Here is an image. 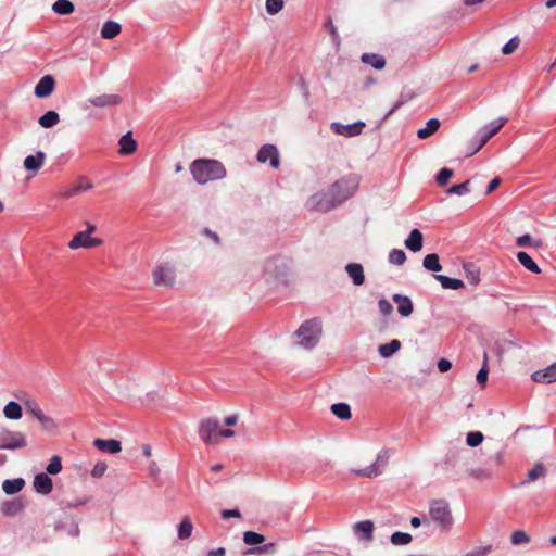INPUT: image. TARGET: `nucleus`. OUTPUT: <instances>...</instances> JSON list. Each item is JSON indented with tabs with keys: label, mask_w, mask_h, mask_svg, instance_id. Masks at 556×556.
I'll list each match as a JSON object with an SVG mask.
<instances>
[{
	"label": "nucleus",
	"mask_w": 556,
	"mask_h": 556,
	"mask_svg": "<svg viewBox=\"0 0 556 556\" xmlns=\"http://www.w3.org/2000/svg\"><path fill=\"white\" fill-rule=\"evenodd\" d=\"M103 241L100 238H94L85 231H79L76 235H74L72 240L68 242V248L71 250H77L80 248L93 249L100 247Z\"/></svg>",
	"instance_id": "obj_13"
},
{
	"label": "nucleus",
	"mask_w": 556,
	"mask_h": 556,
	"mask_svg": "<svg viewBox=\"0 0 556 556\" xmlns=\"http://www.w3.org/2000/svg\"><path fill=\"white\" fill-rule=\"evenodd\" d=\"M265 541V536L254 531H245L243 533V542L247 545H258Z\"/></svg>",
	"instance_id": "obj_46"
},
{
	"label": "nucleus",
	"mask_w": 556,
	"mask_h": 556,
	"mask_svg": "<svg viewBox=\"0 0 556 556\" xmlns=\"http://www.w3.org/2000/svg\"><path fill=\"white\" fill-rule=\"evenodd\" d=\"M406 261V253L400 249H393L389 253V262L394 265H403Z\"/></svg>",
	"instance_id": "obj_47"
},
{
	"label": "nucleus",
	"mask_w": 556,
	"mask_h": 556,
	"mask_svg": "<svg viewBox=\"0 0 556 556\" xmlns=\"http://www.w3.org/2000/svg\"><path fill=\"white\" fill-rule=\"evenodd\" d=\"M519 43V38L513 37L507 43L504 45V47L502 48V52L504 54H510L518 48Z\"/></svg>",
	"instance_id": "obj_55"
},
{
	"label": "nucleus",
	"mask_w": 556,
	"mask_h": 556,
	"mask_svg": "<svg viewBox=\"0 0 556 556\" xmlns=\"http://www.w3.org/2000/svg\"><path fill=\"white\" fill-rule=\"evenodd\" d=\"M266 11L270 15H275L283 8V0H266Z\"/></svg>",
	"instance_id": "obj_50"
},
{
	"label": "nucleus",
	"mask_w": 556,
	"mask_h": 556,
	"mask_svg": "<svg viewBox=\"0 0 556 556\" xmlns=\"http://www.w3.org/2000/svg\"><path fill=\"white\" fill-rule=\"evenodd\" d=\"M405 247L412 252H419L422 248V233L418 229H413L407 239L405 240Z\"/></svg>",
	"instance_id": "obj_27"
},
{
	"label": "nucleus",
	"mask_w": 556,
	"mask_h": 556,
	"mask_svg": "<svg viewBox=\"0 0 556 556\" xmlns=\"http://www.w3.org/2000/svg\"><path fill=\"white\" fill-rule=\"evenodd\" d=\"M153 283L157 287L172 288L176 281V268L170 263H162L152 270Z\"/></svg>",
	"instance_id": "obj_6"
},
{
	"label": "nucleus",
	"mask_w": 556,
	"mask_h": 556,
	"mask_svg": "<svg viewBox=\"0 0 556 556\" xmlns=\"http://www.w3.org/2000/svg\"><path fill=\"white\" fill-rule=\"evenodd\" d=\"M506 123V117H500L481 128L475 136V140L478 141V149H481Z\"/></svg>",
	"instance_id": "obj_11"
},
{
	"label": "nucleus",
	"mask_w": 556,
	"mask_h": 556,
	"mask_svg": "<svg viewBox=\"0 0 556 556\" xmlns=\"http://www.w3.org/2000/svg\"><path fill=\"white\" fill-rule=\"evenodd\" d=\"M500 184H501V179L498 177L492 179L486 187L485 193L489 194V193L493 192L494 190H496L497 187L500 186Z\"/></svg>",
	"instance_id": "obj_63"
},
{
	"label": "nucleus",
	"mask_w": 556,
	"mask_h": 556,
	"mask_svg": "<svg viewBox=\"0 0 556 556\" xmlns=\"http://www.w3.org/2000/svg\"><path fill=\"white\" fill-rule=\"evenodd\" d=\"M298 344L304 349H313L321 334V321L317 318L306 320L295 332Z\"/></svg>",
	"instance_id": "obj_3"
},
{
	"label": "nucleus",
	"mask_w": 556,
	"mask_h": 556,
	"mask_svg": "<svg viewBox=\"0 0 556 556\" xmlns=\"http://www.w3.org/2000/svg\"><path fill=\"white\" fill-rule=\"evenodd\" d=\"M358 185L359 180L357 176L350 175L337 180L329 187V189L337 199L339 205H341L344 201H346L355 193V191L358 188Z\"/></svg>",
	"instance_id": "obj_4"
},
{
	"label": "nucleus",
	"mask_w": 556,
	"mask_h": 556,
	"mask_svg": "<svg viewBox=\"0 0 556 556\" xmlns=\"http://www.w3.org/2000/svg\"><path fill=\"white\" fill-rule=\"evenodd\" d=\"M60 122V115L55 111H48L38 119L42 128H51Z\"/></svg>",
	"instance_id": "obj_36"
},
{
	"label": "nucleus",
	"mask_w": 556,
	"mask_h": 556,
	"mask_svg": "<svg viewBox=\"0 0 556 556\" xmlns=\"http://www.w3.org/2000/svg\"><path fill=\"white\" fill-rule=\"evenodd\" d=\"M167 393L165 384H132L131 389L126 386V388L116 391V395L121 397H138L144 404L160 403L166 397Z\"/></svg>",
	"instance_id": "obj_2"
},
{
	"label": "nucleus",
	"mask_w": 556,
	"mask_h": 556,
	"mask_svg": "<svg viewBox=\"0 0 556 556\" xmlns=\"http://www.w3.org/2000/svg\"><path fill=\"white\" fill-rule=\"evenodd\" d=\"M389 454L388 451L382 450L374 464L365 468H354L352 471L358 477L375 478L381 475L388 465Z\"/></svg>",
	"instance_id": "obj_10"
},
{
	"label": "nucleus",
	"mask_w": 556,
	"mask_h": 556,
	"mask_svg": "<svg viewBox=\"0 0 556 556\" xmlns=\"http://www.w3.org/2000/svg\"><path fill=\"white\" fill-rule=\"evenodd\" d=\"M430 517L441 529L447 530L453 523V516L447 502L439 500L430 504Z\"/></svg>",
	"instance_id": "obj_5"
},
{
	"label": "nucleus",
	"mask_w": 556,
	"mask_h": 556,
	"mask_svg": "<svg viewBox=\"0 0 556 556\" xmlns=\"http://www.w3.org/2000/svg\"><path fill=\"white\" fill-rule=\"evenodd\" d=\"M38 420L41 424L42 428L46 430H53L56 428L55 421L51 417L46 416L45 414L40 416Z\"/></svg>",
	"instance_id": "obj_57"
},
{
	"label": "nucleus",
	"mask_w": 556,
	"mask_h": 556,
	"mask_svg": "<svg viewBox=\"0 0 556 556\" xmlns=\"http://www.w3.org/2000/svg\"><path fill=\"white\" fill-rule=\"evenodd\" d=\"M26 445L27 441L22 432L0 427V450H17Z\"/></svg>",
	"instance_id": "obj_7"
},
{
	"label": "nucleus",
	"mask_w": 556,
	"mask_h": 556,
	"mask_svg": "<svg viewBox=\"0 0 556 556\" xmlns=\"http://www.w3.org/2000/svg\"><path fill=\"white\" fill-rule=\"evenodd\" d=\"M440 121L438 118H430L427 124H426V127L424 128H420L418 131H417V136L419 139H427L429 138L430 136H432L435 131H438V129L440 128Z\"/></svg>",
	"instance_id": "obj_33"
},
{
	"label": "nucleus",
	"mask_w": 556,
	"mask_h": 556,
	"mask_svg": "<svg viewBox=\"0 0 556 556\" xmlns=\"http://www.w3.org/2000/svg\"><path fill=\"white\" fill-rule=\"evenodd\" d=\"M453 175L454 173L451 168L443 167L438 173L435 180L439 186H445L448 182V180L453 177Z\"/></svg>",
	"instance_id": "obj_48"
},
{
	"label": "nucleus",
	"mask_w": 556,
	"mask_h": 556,
	"mask_svg": "<svg viewBox=\"0 0 556 556\" xmlns=\"http://www.w3.org/2000/svg\"><path fill=\"white\" fill-rule=\"evenodd\" d=\"M470 192V180L453 185L446 190L447 194L466 195Z\"/></svg>",
	"instance_id": "obj_44"
},
{
	"label": "nucleus",
	"mask_w": 556,
	"mask_h": 556,
	"mask_svg": "<svg viewBox=\"0 0 556 556\" xmlns=\"http://www.w3.org/2000/svg\"><path fill=\"white\" fill-rule=\"evenodd\" d=\"M93 445L103 453L117 454L122 451V443L115 439H96Z\"/></svg>",
	"instance_id": "obj_18"
},
{
	"label": "nucleus",
	"mask_w": 556,
	"mask_h": 556,
	"mask_svg": "<svg viewBox=\"0 0 556 556\" xmlns=\"http://www.w3.org/2000/svg\"><path fill=\"white\" fill-rule=\"evenodd\" d=\"M393 302L397 305V313L402 317H408L414 312V304L410 298L403 294H393L392 295Z\"/></svg>",
	"instance_id": "obj_17"
},
{
	"label": "nucleus",
	"mask_w": 556,
	"mask_h": 556,
	"mask_svg": "<svg viewBox=\"0 0 556 556\" xmlns=\"http://www.w3.org/2000/svg\"><path fill=\"white\" fill-rule=\"evenodd\" d=\"M391 542L394 545H405L412 542V535L404 532H394L391 535Z\"/></svg>",
	"instance_id": "obj_49"
},
{
	"label": "nucleus",
	"mask_w": 556,
	"mask_h": 556,
	"mask_svg": "<svg viewBox=\"0 0 556 556\" xmlns=\"http://www.w3.org/2000/svg\"><path fill=\"white\" fill-rule=\"evenodd\" d=\"M422 266L433 273H438L442 269L440 258L437 253L427 254L422 261Z\"/></svg>",
	"instance_id": "obj_38"
},
{
	"label": "nucleus",
	"mask_w": 556,
	"mask_h": 556,
	"mask_svg": "<svg viewBox=\"0 0 556 556\" xmlns=\"http://www.w3.org/2000/svg\"><path fill=\"white\" fill-rule=\"evenodd\" d=\"M223 519L240 518L241 513L239 509H224L220 513Z\"/></svg>",
	"instance_id": "obj_60"
},
{
	"label": "nucleus",
	"mask_w": 556,
	"mask_h": 556,
	"mask_svg": "<svg viewBox=\"0 0 556 556\" xmlns=\"http://www.w3.org/2000/svg\"><path fill=\"white\" fill-rule=\"evenodd\" d=\"M331 413L342 420H349L352 417L351 408L346 403H336L330 407Z\"/></svg>",
	"instance_id": "obj_35"
},
{
	"label": "nucleus",
	"mask_w": 556,
	"mask_h": 556,
	"mask_svg": "<svg viewBox=\"0 0 556 556\" xmlns=\"http://www.w3.org/2000/svg\"><path fill=\"white\" fill-rule=\"evenodd\" d=\"M353 530L361 539L368 541L372 539L374 523L370 520L358 521L353 526Z\"/></svg>",
	"instance_id": "obj_25"
},
{
	"label": "nucleus",
	"mask_w": 556,
	"mask_h": 556,
	"mask_svg": "<svg viewBox=\"0 0 556 556\" xmlns=\"http://www.w3.org/2000/svg\"><path fill=\"white\" fill-rule=\"evenodd\" d=\"M45 160H46L45 152L38 151L34 155L26 156L23 165L26 170L36 173L42 167Z\"/></svg>",
	"instance_id": "obj_23"
},
{
	"label": "nucleus",
	"mask_w": 556,
	"mask_h": 556,
	"mask_svg": "<svg viewBox=\"0 0 556 556\" xmlns=\"http://www.w3.org/2000/svg\"><path fill=\"white\" fill-rule=\"evenodd\" d=\"M33 484L35 490L43 495L51 493L53 489L52 479L43 472L35 476Z\"/></svg>",
	"instance_id": "obj_19"
},
{
	"label": "nucleus",
	"mask_w": 556,
	"mask_h": 556,
	"mask_svg": "<svg viewBox=\"0 0 556 556\" xmlns=\"http://www.w3.org/2000/svg\"><path fill=\"white\" fill-rule=\"evenodd\" d=\"M62 470L61 458L59 456H53L50 459L49 465L47 466V472L50 475H56Z\"/></svg>",
	"instance_id": "obj_52"
},
{
	"label": "nucleus",
	"mask_w": 556,
	"mask_h": 556,
	"mask_svg": "<svg viewBox=\"0 0 556 556\" xmlns=\"http://www.w3.org/2000/svg\"><path fill=\"white\" fill-rule=\"evenodd\" d=\"M122 30L121 25L114 21H106L101 28V36L104 39H112L119 35Z\"/></svg>",
	"instance_id": "obj_30"
},
{
	"label": "nucleus",
	"mask_w": 556,
	"mask_h": 556,
	"mask_svg": "<svg viewBox=\"0 0 556 556\" xmlns=\"http://www.w3.org/2000/svg\"><path fill=\"white\" fill-rule=\"evenodd\" d=\"M119 153L122 155H130L137 150V142L134 140L131 132L123 135L119 139Z\"/></svg>",
	"instance_id": "obj_26"
},
{
	"label": "nucleus",
	"mask_w": 556,
	"mask_h": 556,
	"mask_svg": "<svg viewBox=\"0 0 556 556\" xmlns=\"http://www.w3.org/2000/svg\"><path fill=\"white\" fill-rule=\"evenodd\" d=\"M465 276L469 283L478 286L480 282V271L473 264H464Z\"/></svg>",
	"instance_id": "obj_42"
},
{
	"label": "nucleus",
	"mask_w": 556,
	"mask_h": 556,
	"mask_svg": "<svg viewBox=\"0 0 556 556\" xmlns=\"http://www.w3.org/2000/svg\"><path fill=\"white\" fill-rule=\"evenodd\" d=\"M364 127H365V123L361 122V121L353 123V124H348V125H344V124H341L338 122H333L330 124V129L336 135H340V136L348 137V138L361 135Z\"/></svg>",
	"instance_id": "obj_14"
},
{
	"label": "nucleus",
	"mask_w": 556,
	"mask_h": 556,
	"mask_svg": "<svg viewBox=\"0 0 556 556\" xmlns=\"http://www.w3.org/2000/svg\"><path fill=\"white\" fill-rule=\"evenodd\" d=\"M532 382H556V362L545 370H536L531 375Z\"/></svg>",
	"instance_id": "obj_21"
},
{
	"label": "nucleus",
	"mask_w": 556,
	"mask_h": 556,
	"mask_svg": "<svg viewBox=\"0 0 556 556\" xmlns=\"http://www.w3.org/2000/svg\"><path fill=\"white\" fill-rule=\"evenodd\" d=\"M406 102L405 97L401 96L397 102L390 109V111L386 114L384 118H388L392 115L396 110H399Z\"/></svg>",
	"instance_id": "obj_62"
},
{
	"label": "nucleus",
	"mask_w": 556,
	"mask_h": 556,
	"mask_svg": "<svg viewBox=\"0 0 556 556\" xmlns=\"http://www.w3.org/2000/svg\"><path fill=\"white\" fill-rule=\"evenodd\" d=\"M307 204L311 208L319 212H329L339 206V203L330 189L316 192L309 198Z\"/></svg>",
	"instance_id": "obj_8"
},
{
	"label": "nucleus",
	"mask_w": 556,
	"mask_h": 556,
	"mask_svg": "<svg viewBox=\"0 0 556 556\" xmlns=\"http://www.w3.org/2000/svg\"><path fill=\"white\" fill-rule=\"evenodd\" d=\"M483 441V434L480 431H472L467 434L466 442L469 446L476 447Z\"/></svg>",
	"instance_id": "obj_51"
},
{
	"label": "nucleus",
	"mask_w": 556,
	"mask_h": 556,
	"mask_svg": "<svg viewBox=\"0 0 556 556\" xmlns=\"http://www.w3.org/2000/svg\"><path fill=\"white\" fill-rule=\"evenodd\" d=\"M256 159L260 163L270 162L271 167L278 168L280 164L278 149L274 144H264L257 152Z\"/></svg>",
	"instance_id": "obj_15"
},
{
	"label": "nucleus",
	"mask_w": 556,
	"mask_h": 556,
	"mask_svg": "<svg viewBox=\"0 0 556 556\" xmlns=\"http://www.w3.org/2000/svg\"><path fill=\"white\" fill-rule=\"evenodd\" d=\"M190 173L199 185L223 179L226 168L222 162L213 159H198L190 164Z\"/></svg>",
	"instance_id": "obj_1"
},
{
	"label": "nucleus",
	"mask_w": 556,
	"mask_h": 556,
	"mask_svg": "<svg viewBox=\"0 0 556 556\" xmlns=\"http://www.w3.org/2000/svg\"><path fill=\"white\" fill-rule=\"evenodd\" d=\"M93 187L92 182L85 177H80L78 182L61 193L64 199H70L83 191L90 190Z\"/></svg>",
	"instance_id": "obj_22"
},
{
	"label": "nucleus",
	"mask_w": 556,
	"mask_h": 556,
	"mask_svg": "<svg viewBox=\"0 0 556 556\" xmlns=\"http://www.w3.org/2000/svg\"><path fill=\"white\" fill-rule=\"evenodd\" d=\"M289 266L286 258L276 256L265 262L264 274L268 278L280 279L286 277Z\"/></svg>",
	"instance_id": "obj_12"
},
{
	"label": "nucleus",
	"mask_w": 556,
	"mask_h": 556,
	"mask_svg": "<svg viewBox=\"0 0 556 556\" xmlns=\"http://www.w3.org/2000/svg\"><path fill=\"white\" fill-rule=\"evenodd\" d=\"M361 60L363 63L372 66L375 70H382L386 66V60L380 54L364 53Z\"/></svg>",
	"instance_id": "obj_31"
},
{
	"label": "nucleus",
	"mask_w": 556,
	"mask_h": 556,
	"mask_svg": "<svg viewBox=\"0 0 556 556\" xmlns=\"http://www.w3.org/2000/svg\"><path fill=\"white\" fill-rule=\"evenodd\" d=\"M434 277L443 289L458 290L465 287L463 280L457 278H451L444 275H435Z\"/></svg>",
	"instance_id": "obj_32"
},
{
	"label": "nucleus",
	"mask_w": 556,
	"mask_h": 556,
	"mask_svg": "<svg viewBox=\"0 0 556 556\" xmlns=\"http://www.w3.org/2000/svg\"><path fill=\"white\" fill-rule=\"evenodd\" d=\"M378 307H379V312L383 316H390L393 312L392 304L384 298H382L378 301Z\"/></svg>",
	"instance_id": "obj_53"
},
{
	"label": "nucleus",
	"mask_w": 556,
	"mask_h": 556,
	"mask_svg": "<svg viewBox=\"0 0 556 556\" xmlns=\"http://www.w3.org/2000/svg\"><path fill=\"white\" fill-rule=\"evenodd\" d=\"M108 466L105 463H98L94 465V467L92 468V471H91V475L96 478H99L101 476L104 475L105 470H106Z\"/></svg>",
	"instance_id": "obj_59"
},
{
	"label": "nucleus",
	"mask_w": 556,
	"mask_h": 556,
	"mask_svg": "<svg viewBox=\"0 0 556 556\" xmlns=\"http://www.w3.org/2000/svg\"><path fill=\"white\" fill-rule=\"evenodd\" d=\"M546 476V467L543 463H536L534 467L529 470L527 475V480L522 482L525 484L526 482H532L540 478H544Z\"/></svg>",
	"instance_id": "obj_40"
},
{
	"label": "nucleus",
	"mask_w": 556,
	"mask_h": 556,
	"mask_svg": "<svg viewBox=\"0 0 556 556\" xmlns=\"http://www.w3.org/2000/svg\"><path fill=\"white\" fill-rule=\"evenodd\" d=\"M52 10L59 15H68L74 12L75 7L70 0H56L52 5Z\"/></svg>",
	"instance_id": "obj_37"
},
{
	"label": "nucleus",
	"mask_w": 556,
	"mask_h": 556,
	"mask_svg": "<svg viewBox=\"0 0 556 556\" xmlns=\"http://www.w3.org/2000/svg\"><path fill=\"white\" fill-rule=\"evenodd\" d=\"M260 554H275L277 552V546L275 543H266L256 548Z\"/></svg>",
	"instance_id": "obj_58"
},
{
	"label": "nucleus",
	"mask_w": 556,
	"mask_h": 556,
	"mask_svg": "<svg viewBox=\"0 0 556 556\" xmlns=\"http://www.w3.org/2000/svg\"><path fill=\"white\" fill-rule=\"evenodd\" d=\"M345 271L355 286H361L365 282L364 268L361 264L349 263L345 266Z\"/></svg>",
	"instance_id": "obj_24"
},
{
	"label": "nucleus",
	"mask_w": 556,
	"mask_h": 556,
	"mask_svg": "<svg viewBox=\"0 0 556 556\" xmlns=\"http://www.w3.org/2000/svg\"><path fill=\"white\" fill-rule=\"evenodd\" d=\"M516 257H517L518 262L530 273H533V274L541 273V268L538 266V264L532 260V257L527 252L519 251L516 254Z\"/></svg>",
	"instance_id": "obj_29"
},
{
	"label": "nucleus",
	"mask_w": 556,
	"mask_h": 556,
	"mask_svg": "<svg viewBox=\"0 0 556 556\" xmlns=\"http://www.w3.org/2000/svg\"><path fill=\"white\" fill-rule=\"evenodd\" d=\"M54 86V78L51 75H46L37 83L34 93L37 98H47L53 92Z\"/></svg>",
	"instance_id": "obj_16"
},
{
	"label": "nucleus",
	"mask_w": 556,
	"mask_h": 556,
	"mask_svg": "<svg viewBox=\"0 0 556 556\" xmlns=\"http://www.w3.org/2000/svg\"><path fill=\"white\" fill-rule=\"evenodd\" d=\"M3 414L9 419H20L22 417V407L18 403L11 401L4 406Z\"/></svg>",
	"instance_id": "obj_41"
},
{
	"label": "nucleus",
	"mask_w": 556,
	"mask_h": 556,
	"mask_svg": "<svg viewBox=\"0 0 556 556\" xmlns=\"http://www.w3.org/2000/svg\"><path fill=\"white\" fill-rule=\"evenodd\" d=\"M451 367H452V363L446 358H440V361L438 362V369L441 372H445V371L450 370Z\"/></svg>",
	"instance_id": "obj_61"
},
{
	"label": "nucleus",
	"mask_w": 556,
	"mask_h": 556,
	"mask_svg": "<svg viewBox=\"0 0 556 556\" xmlns=\"http://www.w3.org/2000/svg\"><path fill=\"white\" fill-rule=\"evenodd\" d=\"M24 485H25V481L22 478H16V479H12V480L8 479V480L3 481L2 490L7 494L12 495V494L20 492Z\"/></svg>",
	"instance_id": "obj_34"
},
{
	"label": "nucleus",
	"mask_w": 556,
	"mask_h": 556,
	"mask_svg": "<svg viewBox=\"0 0 556 556\" xmlns=\"http://www.w3.org/2000/svg\"><path fill=\"white\" fill-rule=\"evenodd\" d=\"M400 348L401 342L397 339H393L389 343L381 344L378 351L382 357L388 358L392 356L395 352H397Z\"/></svg>",
	"instance_id": "obj_39"
},
{
	"label": "nucleus",
	"mask_w": 556,
	"mask_h": 556,
	"mask_svg": "<svg viewBox=\"0 0 556 556\" xmlns=\"http://www.w3.org/2000/svg\"><path fill=\"white\" fill-rule=\"evenodd\" d=\"M488 376H489V367L486 364V353H484V364L480 368V370L477 372L476 382H486Z\"/></svg>",
	"instance_id": "obj_54"
},
{
	"label": "nucleus",
	"mask_w": 556,
	"mask_h": 556,
	"mask_svg": "<svg viewBox=\"0 0 556 556\" xmlns=\"http://www.w3.org/2000/svg\"><path fill=\"white\" fill-rule=\"evenodd\" d=\"M220 431L219 422L214 418H206L201 420L199 426V435L201 440L206 444H219V434Z\"/></svg>",
	"instance_id": "obj_9"
},
{
	"label": "nucleus",
	"mask_w": 556,
	"mask_h": 556,
	"mask_svg": "<svg viewBox=\"0 0 556 556\" xmlns=\"http://www.w3.org/2000/svg\"><path fill=\"white\" fill-rule=\"evenodd\" d=\"M28 410L30 414H33L37 419H39L40 416L43 415L38 404L34 403L31 405H28Z\"/></svg>",
	"instance_id": "obj_64"
},
{
	"label": "nucleus",
	"mask_w": 556,
	"mask_h": 556,
	"mask_svg": "<svg viewBox=\"0 0 556 556\" xmlns=\"http://www.w3.org/2000/svg\"><path fill=\"white\" fill-rule=\"evenodd\" d=\"M516 244L518 247H526L528 244H532L533 247H540V242H533L532 237L529 233L522 235L517 238Z\"/></svg>",
	"instance_id": "obj_56"
},
{
	"label": "nucleus",
	"mask_w": 556,
	"mask_h": 556,
	"mask_svg": "<svg viewBox=\"0 0 556 556\" xmlns=\"http://www.w3.org/2000/svg\"><path fill=\"white\" fill-rule=\"evenodd\" d=\"M193 525L189 517H185L178 526V538L180 540H187L191 536Z\"/></svg>",
	"instance_id": "obj_43"
},
{
	"label": "nucleus",
	"mask_w": 556,
	"mask_h": 556,
	"mask_svg": "<svg viewBox=\"0 0 556 556\" xmlns=\"http://www.w3.org/2000/svg\"><path fill=\"white\" fill-rule=\"evenodd\" d=\"M23 509L21 500L4 501L0 504V510L4 516H15Z\"/></svg>",
	"instance_id": "obj_28"
},
{
	"label": "nucleus",
	"mask_w": 556,
	"mask_h": 556,
	"mask_svg": "<svg viewBox=\"0 0 556 556\" xmlns=\"http://www.w3.org/2000/svg\"><path fill=\"white\" fill-rule=\"evenodd\" d=\"M93 106H115L122 102V98L118 94H101L92 97L88 100Z\"/></svg>",
	"instance_id": "obj_20"
},
{
	"label": "nucleus",
	"mask_w": 556,
	"mask_h": 556,
	"mask_svg": "<svg viewBox=\"0 0 556 556\" xmlns=\"http://www.w3.org/2000/svg\"><path fill=\"white\" fill-rule=\"evenodd\" d=\"M530 540V535L525 530H516L510 535V543L515 546L528 544Z\"/></svg>",
	"instance_id": "obj_45"
}]
</instances>
